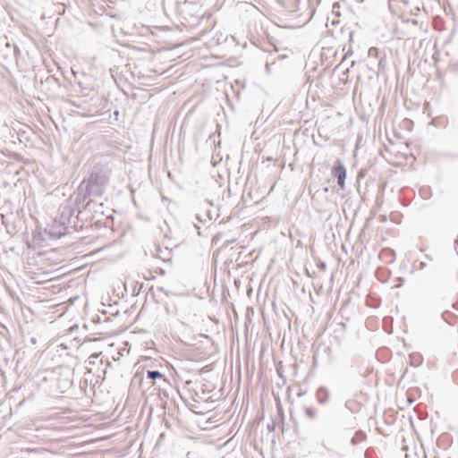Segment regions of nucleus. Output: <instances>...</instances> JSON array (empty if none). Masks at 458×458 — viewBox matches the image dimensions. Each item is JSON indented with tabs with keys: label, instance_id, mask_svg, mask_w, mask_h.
<instances>
[{
	"label": "nucleus",
	"instance_id": "0eeeda50",
	"mask_svg": "<svg viewBox=\"0 0 458 458\" xmlns=\"http://www.w3.org/2000/svg\"><path fill=\"white\" fill-rule=\"evenodd\" d=\"M304 413L310 420H315L318 416L316 410L311 407H305Z\"/></svg>",
	"mask_w": 458,
	"mask_h": 458
},
{
	"label": "nucleus",
	"instance_id": "f257e3e1",
	"mask_svg": "<svg viewBox=\"0 0 458 458\" xmlns=\"http://www.w3.org/2000/svg\"><path fill=\"white\" fill-rule=\"evenodd\" d=\"M97 202L89 199L83 203L77 195L72 193L58 208L56 216L49 229V234L54 238L61 237L73 232L81 231L90 225L95 217L92 209Z\"/></svg>",
	"mask_w": 458,
	"mask_h": 458
},
{
	"label": "nucleus",
	"instance_id": "6e6552de",
	"mask_svg": "<svg viewBox=\"0 0 458 458\" xmlns=\"http://www.w3.org/2000/svg\"><path fill=\"white\" fill-rule=\"evenodd\" d=\"M411 365L417 366L422 362V357L420 354H412L411 355Z\"/></svg>",
	"mask_w": 458,
	"mask_h": 458
},
{
	"label": "nucleus",
	"instance_id": "aec40b11",
	"mask_svg": "<svg viewBox=\"0 0 458 458\" xmlns=\"http://www.w3.org/2000/svg\"><path fill=\"white\" fill-rule=\"evenodd\" d=\"M204 205H205V206H210V205H211V203H210V202H208V201H205V202H204Z\"/></svg>",
	"mask_w": 458,
	"mask_h": 458
},
{
	"label": "nucleus",
	"instance_id": "423d86ee",
	"mask_svg": "<svg viewBox=\"0 0 458 458\" xmlns=\"http://www.w3.org/2000/svg\"><path fill=\"white\" fill-rule=\"evenodd\" d=\"M366 437H367L366 433L363 430L359 429L355 432L354 436L351 438V444L353 445H359L361 442H363L366 439Z\"/></svg>",
	"mask_w": 458,
	"mask_h": 458
},
{
	"label": "nucleus",
	"instance_id": "2eb2a0df",
	"mask_svg": "<svg viewBox=\"0 0 458 458\" xmlns=\"http://www.w3.org/2000/svg\"><path fill=\"white\" fill-rule=\"evenodd\" d=\"M427 267L426 262H420V268H424Z\"/></svg>",
	"mask_w": 458,
	"mask_h": 458
},
{
	"label": "nucleus",
	"instance_id": "a211bd4d",
	"mask_svg": "<svg viewBox=\"0 0 458 458\" xmlns=\"http://www.w3.org/2000/svg\"><path fill=\"white\" fill-rule=\"evenodd\" d=\"M106 366L112 368V363L110 361H106Z\"/></svg>",
	"mask_w": 458,
	"mask_h": 458
},
{
	"label": "nucleus",
	"instance_id": "9b49d317",
	"mask_svg": "<svg viewBox=\"0 0 458 458\" xmlns=\"http://www.w3.org/2000/svg\"><path fill=\"white\" fill-rule=\"evenodd\" d=\"M35 241H38V242L41 241V233H35L34 235Z\"/></svg>",
	"mask_w": 458,
	"mask_h": 458
},
{
	"label": "nucleus",
	"instance_id": "4be33fe9",
	"mask_svg": "<svg viewBox=\"0 0 458 458\" xmlns=\"http://www.w3.org/2000/svg\"><path fill=\"white\" fill-rule=\"evenodd\" d=\"M324 191L327 192L328 191V188L327 187L324 188Z\"/></svg>",
	"mask_w": 458,
	"mask_h": 458
},
{
	"label": "nucleus",
	"instance_id": "ddd939ff",
	"mask_svg": "<svg viewBox=\"0 0 458 458\" xmlns=\"http://www.w3.org/2000/svg\"><path fill=\"white\" fill-rule=\"evenodd\" d=\"M398 281H399V285H402V284L403 283L404 279L402 278V277H398Z\"/></svg>",
	"mask_w": 458,
	"mask_h": 458
},
{
	"label": "nucleus",
	"instance_id": "412c9836",
	"mask_svg": "<svg viewBox=\"0 0 458 458\" xmlns=\"http://www.w3.org/2000/svg\"><path fill=\"white\" fill-rule=\"evenodd\" d=\"M266 70H267V72L269 71V65H268V64H267V65H266Z\"/></svg>",
	"mask_w": 458,
	"mask_h": 458
},
{
	"label": "nucleus",
	"instance_id": "f03ea898",
	"mask_svg": "<svg viewBox=\"0 0 458 458\" xmlns=\"http://www.w3.org/2000/svg\"><path fill=\"white\" fill-rule=\"evenodd\" d=\"M111 171L105 165H94L73 192L86 203L91 197H101L109 183Z\"/></svg>",
	"mask_w": 458,
	"mask_h": 458
},
{
	"label": "nucleus",
	"instance_id": "7ed1b4c3",
	"mask_svg": "<svg viewBox=\"0 0 458 458\" xmlns=\"http://www.w3.org/2000/svg\"><path fill=\"white\" fill-rule=\"evenodd\" d=\"M332 175L337 179L341 189H344L346 179V168L340 159H337L332 168Z\"/></svg>",
	"mask_w": 458,
	"mask_h": 458
},
{
	"label": "nucleus",
	"instance_id": "5701e85b",
	"mask_svg": "<svg viewBox=\"0 0 458 458\" xmlns=\"http://www.w3.org/2000/svg\"><path fill=\"white\" fill-rule=\"evenodd\" d=\"M455 243L458 246V238L456 239Z\"/></svg>",
	"mask_w": 458,
	"mask_h": 458
},
{
	"label": "nucleus",
	"instance_id": "6ab92c4d",
	"mask_svg": "<svg viewBox=\"0 0 458 458\" xmlns=\"http://www.w3.org/2000/svg\"><path fill=\"white\" fill-rule=\"evenodd\" d=\"M274 428H275L274 426H270V425L267 426L268 430H272V429H274Z\"/></svg>",
	"mask_w": 458,
	"mask_h": 458
},
{
	"label": "nucleus",
	"instance_id": "39448f33",
	"mask_svg": "<svg viewBox=\"0 0 458 458\" xmlns=\"http://www.w3.org/2000/svg\"><path fill=\"white\" fill-rule=\"evenodd\" d=\"M146 378L147 379H150V380H152L154 382L157 381V380H159V381H162L165 384L168 383L165 376L164 374H162L158 370H147V372H146Z\"/></svg>",
	"mask_w": 458,
	"mask_h": 458
},
{
	"label": "nucleus",
	"instance_id": "f8f14e48",
	"mask_svg": "<svg viewBox=\"0 0 458 458\" xmlns=\"http://www.w3.org/2000/svg\"><path fill=\"white\" fill-rule=\"evenodd\" d=\"M205 216L208 218V220H211L212 219V216L210 214V210H207V212L205 214Z\"/></svg>",
	"mask_w": 458,
	"mask_h": 458
},
{
	"label": "nucleus",
	"instance_id": "20e7f679",
	"mask_svg": "<svg viewBox=\"0 0 458 458\" xmlns=\"http://www.w3.org/2000/svg\"><path fill=\"white\" fill-rule=\"evenodd\" d=\"M316 399L321 405L327 403L329 399V391L326 386H319L316 392Z\"/></svg>",
	"mask_w": 458,
	"mask_h": 458
},
{
	"label": "nucleus",
	"instance_id": "4468645a",
	"mask_svg": "<svg viewBox=\"0 0 458 458\" xmlns=\"http://www.w3.org/2000/svg\"><path fill=\"white\" fill-rule=\"evenodd\" d=\"M398 281H399V285H402V284L403 283L404 279L402 278V277H398Z\"/></svg>",
	"mask_w": 458,
	"mask_h": 458
},
{
	"label": "nucleus",
	"instance_id": "f3484780",
	"mask_svg": "<svg viewBox=\"0 0 458 458\" xmlns=\"http://www.w3.org/2000/svg\"><path fill=\"white\" fill-rule=\"evenodd\" d=\"M194 226H195V228L197 229L198 233H199V234H200V232H199L200 227H199V226H198L197 225H194Z\"/></svg>",
	"mask_w": 458,
	"mask_h": 458
},
{
	"label": "nucleus",
	"instance_id": "9d476101",
	"mask_svg": "<svg viewBox=\"0 0 458 458\" xmlns=\"http://www.w3.org/2000/svg\"><path fill=\"white\" fill-rule=\"evenodd\" d=\"M196 219H197L199 223H202V224H205V223L208 221V218L205 216V214H204V215L197 214V215H196Z\"/></svg>",
	"mask_w": 458,
	"mask_h": 458
},
{
	"label": "nucleus",
	"instance_id": "dca6fc26",
	"mask_svg": "<svg viewBox=\"0 0 458 458\" xmlns=\"http://www.w3.org/2000/svg\"><path fill=\"white\" fill-rule=\"evenodd\" d=\"M446 314H449V312H448V311H445V312H444V313L442 314V318H443V319H444V320H446V318H445V315H446Z\"/></svg>",
	"mask_w": 458,
	"mask_h": 458
},
{
	"label": "nucleus",
	"instance_id": "1a4fd4ad",
	"mask_svg": "<svg viewBox=\"0 0 458 458\" xmlns=\"http://www.w3.org/2000/svg\"><path fill=\"white\" fill-rule=\"evenodd\" d=\"M99 358H100V353H93L89 357L88 362H89V364H96Z\"/></svg>",
	"mask_w": 458,
	"mask_h": 458
}]
</instances>
